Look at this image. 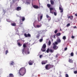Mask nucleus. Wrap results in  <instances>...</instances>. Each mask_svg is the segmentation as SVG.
<instances>
[{"label":"nucleus","mask_w":77,"mask_h":77,"mask_svg":"<svg viewBox=\"0 0 77 77\" xmlns=\"http://www.w3.org/2000/svg\"><path fill=\"white\" fill-rule=\"evenodd\" d=\"M48 21H50V20H51V17H49V18H48Z\"/></svg>","instance_id":"58836bf2"},{"label":"nucleus","mask_w":77,"mask_h":77,"mask_svg":"<svg viewBox=\"0 0 77 77\" xmlns=\"http://www.w3.org/2000/svg\"><path fill=\"white\" fill-rule=\"evenodd\" d=\"M40 20L42 19V15H41L40 17Z\"/></svg>","instance_id":"f704fd0d"},{"label":"nucleus","mask_w":77,"mask_h":77,"mask_svg":"<svg viewBox=\"0 0 77 77\" xmlns=\"http://www.w3.org/2000/svg\"><path fill=\"white\" fill-rule=\"evenodd\" d=\"M24 35L25 36V37H26V38H27V37H30V36H31V35H30V34L29 33L27 35V34L25 33L24 34Z\"/></svg>","instance_id":"39448f33"},{"label":"nucleus","mask_w":77,"mask_h":77,"mask_svg":"<svg viewBox=\"0 0 77 77\" xmlns=\"http://www.w3.org/2000/svg\"><path fill=\"white\" fill-rule=\"evenodd\" d=\"M68 62H70V63H72V60L71 59H69Z\"/></svg>","instance_id":"aec40b11"},{"label":"nucleus","mask_w":77,"mask_h":77,"mask_svg":"<svg viewBox=\"0 0 77 77\" xmlns=\"http://www.w3.org/2000/svg\"><path fill=\"white\" fill-rule=\"evenodd\" d=\"M72 39L74 38V36H72Z\"/></svg>","instance_id":"de8ad7c7"},{"label":"nucleus","mask_w":77,"mask_h":77,"mask_svg":"<svg viewBox=\"0 0 77 77\" xmlns=\"http://www.w3.org/2000/svg\"><path fill=\"white\" fill-rule=\"evenodd\" d=\"M58 48V46H57V45H54L53 47V48L55 50H57Z\"/></svg>","instance_id":"7ed1b4c3"},{"label":"nucleus","mask_w":77,"mask_h":77,"mask_svg":"<svg viewBox=\"0 0 77 77\" xmlns=\"http://www.w3.org/2000/svg\"><path fill=\"white\" fill-rule=\"evenodd\" d=\"M26 3H28V4H29V2H26Z\"/></svg>","instance_id":"603ef678"},{"label":"nucleus","mask_w":77,"mask_h":77,"mask_svg":"<svg viewBox=\"0 0 77 77\" xmlns=\"http://www.w3.org/2000/svg\"><path fill=\"white\" fill-rule=\"evenodd\" d=\"M49 52L50 53H53L54 52V50L51 49H49Z\"/></svg>","instance_id":"f8f14e48"},{"label":"nucleus","mask_w":77,"mask_h":77,"mask_svg":"<svg viewBox=\"0 0 77 77\" xmlns=\"http://www.w3.org/2000/svg\"><path fill=\"white\" fill-rule=\"evenodd\" d=\"M70 26V23H69L66 25V27H69Z\"/></svg>","instance_id":"473e14b6"},{"label":"nucleus","mask_w":77,"mask_h":77,"mask_svg":"<svg viewBox=\"0 0 77 77\" xmlns=\"http://www.w3.org/2000/svg\"><path fill=\"white\" fill-rule=\"evenodd\" d=\"M61 35V33H57L56 34L57 36H60Z\"/></svg>","instance_id":"5701e85b"},{"label":"nucleus","mask_w":77,"mask_h":77,"mask_svg":"<svg viewBox=\"0 0 77 77\" xmlns=\"http://www.w3.org/2000/svg\"><path fill=\"white\" fill-rule=\"evenodd\" d=\"M18 45H19V46H21V45L20 42L18 43Z\"/></svg>","instance_id":"ea45409f"},{"label":"nucleus","mask_w":77,"mask_h":77,"mask_svg":"<svg viewBox=\"0 0 77 77\" xmlns=\"http://www.w3.org/2000/svg\"><path fill=\"white\" fill-rule=\"evenodd\" d=\"M76 28V26H74L73 27V28H74V29L75 28Z\"/></svg>","instance_id":"3c124183"},{"label":"nucleus","mask_w":77,"mask_h":77,"mask_svg":"<svg viewBox=\"0 0 77 77\" xmlns=\"http://www.w3.org/2000/svg\"><path fill=\"white\" fill-rule=\"evenodd\" d=\"M75 16H76V17H77V14H75Z\"/></svg>","instance_id":"8fccbe9b"},{"label":"nucleus","mask_w":77,"mask_h":77,"mask_svg":"<svg viewBox=\"0 0 77 77\" xmlns=\"http://www.w3.org/2000/svg\"><path fill=\"white\" fill-rule=\"evenodd\" d=\"M10 65H14V62L13 61H11V62L10 63Z\"/></svg>","instance_id":"a211bd4d"},{"label":"nucleus","mask_w":77,"mask_h":77,"mask_svg":"<svg viewBox=\"0 0 77 77\" xmlns=\"http://www.w3.org/2000/svg\"><path fill=\"white\" fill-rule=\"evenodd\" d=\"M21 9V7H17L16 8L17 11H20Z\"/></svg>","instance_id":"1a4fd4ad"},{"label":"nucleus","mask_w":77,"mask_h":77,"mask_svg":"<svg viewBox=\"0 0 77 77\" xmlns=\"http://www.w3.org/2000/svg\"><path fill=\"white\" fill-rule=\"evenodd\" d=\"M33 7L35 9H38V5H34Z\"/></svg>","instance_id":"2eb2a0df"},{"label":"nucleus","mask_w":77,"mask_h":77,"mask_svg":"<svg viewBox=\"0 0 77 77\" xmlns=\"http://www.w3.org/2000/svg\"><path fill=\"white\" fill-rule=\"evenodd\" d=\"M54 15L55 16H56V15H57V13H56V12H54Z\"/></svg>","instance_id":"72a5a7b5"},{"label":"nucleus","mask_w":77,"mask_h":77,"mask_svg":"<svg viewBox=\"0 0 77 77\" xmlns=\"http://www.w3.org/2000/svg\"><path fill=\"white\" fill-rule=\"evenodd\" d=\"M56 35H54V38H56Z\"/></svg>","instance_id":"49530a36"},{"label":"nucleus","mask_w":77,"mask_h":77,"mask_svg":"<svg viewBox=\"0 0 77 77\" xmlns=\"http://www.w3.org/2000/svg\"><path fill=\"white\" fill-rule=\"evenodd\" d=\"M16 0V1H18V0L19 1L20 0Z\"/></svg>","instance_id":"4d7b16f0"},{"label":"nucleus","mask_w":77,"mask_h":77,"mask_svg":"<svg viewBox=\"0 0 77 77\" xmlns=\"http://www.w3.org/2000/svg\"><path fill=\"white\" fill-rule=\"evenodd\" d=\"M53 67H54V65H51L49 64L46 65L45 66V68L46 69H47L48 70V69H50V68H53Z\"/></svg>","instance_id":"f03ea898"},{"label":"nucleus","mask_w":77,"mask_h":77,"mask_svg":"<svg viewBox=\"0 0 77 77\" xmlns=\"http://www.w3.org/2000/svg\"><path fill=\"white\" fill-rule=\"evenodd\" d=\"M28 63L29 65H32L33 63V62L32 60H30L28 62Z\"/></svg>","instance_id":"0eeeda50"},{"label":"nucleus","mask_w":77,"mask_h":77,"mask_svg":"<svg viewBox=\"0 0 77 77\" xmlns=\"http://www.w3.org/2000/svg\"><path fill=\"white\" fill-rule=\"evenodd\" d=\"M22 24H23V23H20V25H21Z\"/></svg>","instance_id":"864d4df0"},{"label":"nucleus","mask_w":77,"mask_h":77,"mask_svg":"<svg viewBox=\"0 0 77 77\" xmlns=\"http://www.w3.org/2000/svg\"><path fill=\"white\" fill-rule=\"evenodd\" d=\"M70 56L72 57L74 56V53L73 52H71L70 54Z\"/></svg>","instance_id":"a878e982"},{"label":"nucleus","mask_w":77,"mask_h":77,"mask_svg":"<svg viewBox=\"0 0 77 77\" xmlns=\"http://www.w3.org/2000/svg\"><path fill=\"white\" fill-rule=\"evenodd\" d=\"M57 42H58V43H60L61 42V40H60V38H59L57 39Z\"/></svg>","instance_id":"9b49d317"},{"label":"nucleus","mask_w":77,"mask_h":77,"mask_svg":"<svg viewBox=\"0 0 77 77\" xmlns=\"http://www.w3.org/2000/svg\"><path fill=\"white\" fill-rule=\"evenodd\" d=\"M11 25L12 26H16V23H13L11 24Z\"/></svg>","instance_id":"6ab92c4d"},{"label":"nucleus","mask_w":77,"mask_h":77,"mask_svg":"<svg viewBox=\"0 0 77 77\" xmlns=\"http://www.w3.org/2000/svg\"><path fill=\"white\" fill-rule=\"evenodd\" d=\"M48 43L49 45H51V41H49Z\"/></svg>","instance_id":"c85d7f7f"},{"label":"nucleus","mask_w":77,"mask_h":77,"mask_svg":"<svg viewBox=\"0 0 77 77\" xmlns=\"http://www.w3.org/2000/svg\"><path fill=\"white\" fill-rule=\"evenodd\" d=\"M49 9L50 10V13H51V14H53V12L51 11H52V10H53V8H49Z\"/></svg>","instance_id":"9d476101"},{"label":"nucleus","mask_w":77,"mask_h":77,"mask_svg":"<svg viewBox=\"0 0 77 77\" xmlns=\"http://www.w3.org/2000/svg\"><path fill=\"white\" fill-rule=\"evenodd\" d=\"M58 42H55V44H53V45H57V44H58Z\"/></svg>","instance_id":"c756f323"},{"label":"nucleus","mask_w":77,"mask_h":77,"mask_svg":"<svg viewBox=\"0 0 77 77\" xmlns=\"http://www.w3.org/2000/svg\"><path fill=\"white\" fill-rule=\"evenodd\" d=\"M15 0H13V3H15Z\"/></svg>","instance_id":"c03bdc74"},{"label":"nucleus","mask_w":77,"mask_h":77,"mask_svg":"<svg viewBox=\"0 0 77 77\" xmlns=\"http://www.w3.org/2000/svg\"><path fill=\"white\" fill-rule=\"evenodd\" d=\"M63 40H65V39H66V36H63Z\"/></svg>","instance_id":"bb28decb"},{"label":"nucleus","mask_w":77,"mask_h":77,"mask_svg":"<svg viewBox=\"0 0 77 77\" xmlns=\"http://www.w3.org/2000/svg\"><path fill=\"white\" fill-rule=\"evenodd\" d=\"M74 74H77V71H74Z\"/></svg>","instance_id":"79ce46f5"},{"label":"nucleus","mask_w":77,"mask_h":77,"mask_svg":"<svg viewBox=\"0 0 77 77\" xmlns=\"http://www.w3.org/2000/svg\"><path fill=\"white\" fill-rule=\"evenodd\" d=\"M66 77H69V76L68 75V74H66L65 75Z\"/></svg>","instance_id":"e433bc0d"},{"label":"nucleus","mask_w":77,"mask_h":77,"mask_svg":"<svg viewBox=\"0 0 77 77\" xmlns=\"http://www.w3.org/2000/svg\"><path fill=\"white\" fill-rule=\"evenodd\" d=\"M76 54H77V52H76Z\"/></svg>","instance_id":"6e6d98bb"},{"label":"nucleus","mask_w":77,"mask_h":77,"mask_svg":"<svg viewBox=\"0 0 77 77\" xmlns=\"http://www.w3.org/2000/svg\"><path fill=\"white\" fill-rule=\"evenodd\" d=\"M57 57H58V54H57L56 56V58H57Z\"/></svg>","instance_id":"a18cd8bd"},{"label":"nucleus","mask_w":77,"mask_h":77,"mask_svg":"<svg viewBox=\"0 0 77 77\" xmlns=\"http://www.w3.org/2000/svg\"><path fill=\"white\" fill-rule=\"evenodd\" d=\"M39 35H37V38H39Z\"/></svg>","instance_id":"09e8293b"},{"label":"nucleus","mask_w":77,"mask_h":77,"mask_svg":"<svg viewBox=\"0 0 77 77\" xmlns=\"http://www.w3.org/2000/svg\"><path fill=\"white\" fill-rule=\"evenodd\" d=\"M68 18H70V20H72L73 19V16H69Z\"/></svg>","instance_id":"f3484780"},{"label":"nucleus","mask_w":77,"mask_h":77,"mask_svg":"<svg viewBox=\"0 0 77 77\" xmlns=\"http://www.w3.org/2000/svg\"><path fill=\"white\" fill-rule=\"evenodd\" d=\"M42 55H41L39 56L40 58H42Z\"/></svg>","instance_id":"a19ab883"},{"label":"nucleus","mask_w":77,"mask_h":77,"mask_svg":"<svg viewBox=\"0 0 77 77\" xmlns=\"http://www.w3.org/2000/svg\"><path fill=\"white\" fill-rule=\"evenodd\" d=\"M46 17L47 18H49V17H49V16H48V15L47 14L46 15Z\"/></svg>","instance_id":"37998d69"},{"label":"nucleus","mask_w":77,"mask_h":77,"mask_svg":"<svg viewBox=\"0 0 77 77\" xmlns=\"http://www.w3.org/2000/svg\"><path fill=\"white\" fill-rule=\"evenodd\" d=\"M49 51L50 52V49L48 48L46 51V52L48 53H49Z\"/></svg>","instance_id":"393cba45"},{"label":"nucleus","mask_w":77,"mask_h":77,"mask_svg":"<svg viewBox=\"0 0 77 77\" xmlns=\"http://www.w3.org/2000/svg\"><path fill=\"white\" fill-rule=\"evenodd\" d=\"M47 7H48V8H49L51 7V5L49 4H47Z\"/></svg>","instance_id":"412c9836"},{"label":"nucleus","mask_w":77,"mask_h":77,"mask_svg":"<svg viewBox=\"0 0 77 77\" xmlns=\"http://www.w3.org/2000/svg\"><path fill=\"white\" fill-rule=\"evenodd\" d=\"M59 9V10L60 11V12H61V13H62V12H63V8H62V5H60Z\"/></svg>","instance_id":"423d86ee"},{"label":"nucleus","mask_w":77,"mask_h":77,"mask_svg":"<svg viewBox=\"0 0 77 77\" xmlns=\"http://www.w3.org/2000/svg\"><path fill=\"white\" fill-rule=\"evenodd\" d=\"M29 52H28V54H29Z\"/></svg>","instance_id":"5fc2aeb1"},{"label":"nucleus","mask_w":77,"mask_h":77,"mask_svg":"<svg viewBox=\"0 0 77 77\" xmlns=\"http://www.w3.org/2000/svg\"><path fill=\"white\" fill-rule=\"evenodd\" d=\"M23 49L22 53L23 54V53H24V50H25V48L26 47H27V46H26V44L24 43V44H23Z\"/></svg>","instance_id":"20e7f679"},{"label":"nucleus","mask_w":77,"mask_h":77,"mask_svg":"<svg viewBox=\"0 0 77 77\" xmlns=\"http://www.w3.org/2000/svg\"><path fill=\"white\" fill-rule=\"evenodd\" d=\"M45 48H46V44H44L42 47V48L45 49Z\"/></svg>","instance_id":"ddd939ff"},{"label":"nucleus","mask_w":77,"mask_h":77,"mask_svg":"<svg viewBox=\"0 0 77 77\" xmlns=\"http://www.w3.org/2000/svg\"><path fill=\"white\" fill-rule=\"evenodd\" d=\"M26 72V70L24 67H22L19 70V72L18 74H19L20 75H24L25 74Z\"/></svg>","instance_id":"f257e3e1"},{"label":"nucleus","mask_w":77,"mask_h":77,"mask_svg":"<svg viewBox=\"0 0 77 77\" xmlns=\"http://www.w3.org/2000/svg\"><path fill=\"white\" fill-rule=\"evenodd\" d=\"M58 31L57 30H55L54 31V33H57V32Z\"/></svg>","instance_id":"2f4dec72"},{"label":"nucleus","mask_w":77,"mask_h":77,"mask_svg":"<svg viewBox=\"0 0 77 77\" xmlns=\"http://www.w3.org/2000/svg\"><path fill=\"white\" fill-rule=\"evenodd\" d=\"M21 18H22V21H24L25 20V17H21Z\"/></svg>","instance_id":"4be33fe9"},{"label":"nucleus","mask_w":77,"mask_h":77,"mask_svg":"<svg viewBox=\"0 0 77 77\" xmlns=\"http://www.w3.org/2000/svg\"><path fill=\"white\" fill-rule=\"evenodd\" d=\"M46 50L45 48H42V51H45Z\"/></svg>","instance_id":"cd10ccee"},{"label":"nucleus","mask_w":77,"mask_h":77,"mask_svg":"<svg viewBox=\"0 0 77 77\" xmlns=\"http://www.w3.org/2000/svg\"><path fill=\"white\" fill-rule=\"evenodd\" d=\"M10 77H14V75L12 73H10L9 74Z\"/></svg>","instance_id":"dca6fc26"},{"label":"nucleus","mask_w":77,"mask_h":77,"mask_svg":"<svg viewBox=\"0 0 77 77\" xmlns=\"http://www.w3.org/2000/svg\"><path fill=\"white\" fill-rule=\"evenodd\" d=\"M42 26V25H37L36 27L37 28H39V27H41Z\"/></svg>","instance_id":"b1692460"},{"label":"nucleus","mask_w":77,"mask_h":77,"mask_svg":"<svg viewBox=\"0 0 77 77\" xmlns=\"http://www.w3.org/2000/svg\"><path fill=\"white\" fill-rule=\"evenodd\" d=\"M8 50H7L6 51H5V54L6 55L7 54H8Z\"/></svg>","instance_id":"7c9ffc66"},{"label":"nucleus","mask_w":77,"mask_h":77,"mask_svg":"<svg viewBox=\"0 0 77 77\" xmlns=\"http://www.w3.org/2000/svg\"><path fill=\"white\" fill-rule=\"evenodd\" d=\"M43 40V39L42 38H41L39 40L40 42H42Z\"/></svg>","instance_id":"c9c22d12"},{"label":"nucleus","mask_w":77,"mask_h":77,"mask_svg":"<svg viewBox=\"0 0 77 77\" xmlns=\"http://www.w3.org/2000/svg\"><path fill=\"white\" fill-rule=\"evenodd\" d=\"M50 2L51 5H54V1L52 0H51Z\"/></svg>","instance_id":"4468645a"},{"label":"nucleus","mask_w":77,"mask_h":77,"mask_svg":"<svg viewBox=\"0 0 77 77\" xmlns=\"http://www.w3.org/2000/svg\"><path fill=\"white\" fill-rule=\"evenodd\" d=\"M67 49H68V48H67V47H66V48H64V50H65V51H66V50H67Z\"/></svg>","instance_id":"4c0bfd02"},{"label":"nucleus","mask_w":77,"mask_h":77,"mask_svg":"<svg viewBox=\"0 0 77 77\" xmlns=\"http://www.w3.org/2000/svg\"><path fill=\"white\" fill-rule=\"evenodd\" d=\"M47 63V60L43 61L41 62V63L42 65H45L46 63Z\"/></svg>","instance_id":"6e6552de"}]
</instances>
